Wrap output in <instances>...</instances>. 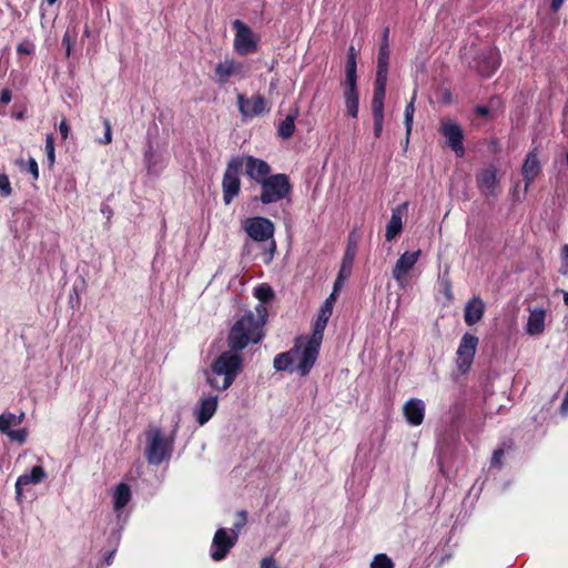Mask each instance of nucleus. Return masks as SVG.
<instances>
[{
	"instance_id": "nucleus-1",
	"label": "nucleus",
	"mask_w": 568,
	"mask_h": 568,
	"mask_svg": "<svg viewBox=\"0 0 568 568\" xmlns=\"http://www.w3.org/2000/svg\"><path fill=\"white\" fill-rule=\"evenodd\" d=\"M267 310L258 305L255 312L247 311L231 326L226 343L229 349L222 352L203 369L206 384L216 392L229 389L244 369L241 352L250 344H257L264 337Z\"/></svg>"
},
{
	"instance_id": "nucleus-2",
	"label": "nucleus",
	"mask_w": 568,
	"mask_h": 568,
	"mask_svg": "<svg viewBox=\"0 0 568 568\" xmlns=\"http://www.w3.org/2000/svg\"><path fill=\"white\" fill-rule=\"evenodd\" d=\"M331 316L318 312L317 318L313 324L311 336L300 335L296 337V347L303 348V356L296 366V371L301 376H307L315 365L321 345L324 338V331Z\"/></svg>"
},
{
	"instance_id": "nucleus-3",
	"label": "nucleus",
	"mask_w": 568,
	"mask_h": 568,
	"mask_svg": "<svg viewBox=\"0 0 568 568\" xmlns=\"http://www.w3.org/2000/svg\"><path fill=\"white\" fill-rule=\"evenodd\" d=\"M242 229L252 241L257 243H267V246L263 252V256L264 263H271L277 247L274 239L275 224L267 217L252 216L242 222Z\"/></svg>"
},
{
	"instance_id": "nucleus-4",
	"label": "nucleus",
	"mask_w": 568,
	"mask_h": 568,
	"mask_svg": "<svg viewBox=\"0 0 568 568\" xmlns=\"http://www.w3.org/2000/svg\"><path fill=\"white\" fill-rule=\"evenodd\" d=\"M178 428L179 422H175L171 434L166 437H163L161 429L156 427L146 432L145 455L150 464L159 465L171 457Z\"/></svg>"
},
{
	"instance_id": "nucleus-5",
	"label": "nucleus",
	"mask_w": 568,
	"mask_h": 568,
	"mask_svg": "<svg viewBox=\"0 0 568 568\" xmlns=\"http://www.w3.org/2000/svg\"><path fill=\"white\" fill-rule=\"evenodd\" d=\"M260 186L258 201L265 205L290 197L293 191L290 178L284 173L271 174L267 179L261 181Z\"/></svg>"
},
{
	"instance_id": "nucleus-6",
	"label": "nucleus",
	"mask_w": 568,
	"mask_h": 568,
	"mask_svg": "<svg viewBox=\"0 0 568 568\" xmlns=\"http://www.w3.org/2000/svg\"><path fill=\"white\" fill-rule=\"evenodd\" d=\"M244 160L240 156H232L222 178V197L225 205L231 204L241 192V172Z\"/></svg>"
},
{
	"instance_id": "nucleus-7",
	"label": "nucleus",
	"mask_w": 568,
	"mask_h": 568,
	"mask_svg": "<svg viewBox=\"0 0 568 568\" xmlns=\"http://www.w3.org/2000/svg\"><path fill=\"white\" fill-rule=\"evenodd\" d=\"M232 28L235 31L233 48L239 55L245 57L258 50V38L246 23L236 19Z\"/></svg>"
},
{
	"instance_id": "nucleus-8",
	"label": "nucleus",
	"mask_w": 568,
	"mask_h": 568,
	"mask_svg": "<svg viewBox=\"0 0 568 568\" xmlns=\"http://www.w3.org/2000/svg\"><path fill=\"white\" fill-rule=\"evenodd\" d=\"M478 345V337L470 334L465 333L460 339L458 349H457V358L456 365L460 374H466L469 372L474 357L476 354Z\"/></svg>"
},
{
	"instance_id": "nucleus-9",
	"label": "nucleus",
	"mask_w": 568,
	"mask_h": 568,
	"mask_svg": "<svg viewBox=\"0 0 568 568\" xmlns=\"http://www.w3.org/2000/svg\"><path fill=\"white\" fill-rule=\"evenodd\" d=\"M237 108L241 115L245 119L260 116L270 112V106L266 99L262 94H253L246 98L245 94H237Z\"/></svg>"
},
{
	"instance_id": "nucleus-10",
	"label": "nucleus",
	"mask_w": 568,
	"mask_h": 568,
	"mask_svg": "<svg viewBox=\"0 0 568 568\" xmlns=\"http://www.w3.org/2000/svg\"><path fill=\"white\" fill-rule=\"evenodd\" d=\"M248 72L247 67L244 62L235 59H225L219 62L214 68L215 81L220 85H224L229 82L232 77H239L240 79L246 78Z\"/></svg>"
},
{
	"instance_id": "nucleus-11",
	"label": "nucleus",
	"mask_w": 568,
	"mask_h": 568,
	"mask_svg": "<svg viewBox=\"0 0 568 568\" xmlns=\"http://www.w3.org/2000/svg\"><path fill=\"white\" fill-rule=\"evenodd\" d=\"M439 132L447 139L448 145L455 152L458 158H463L465 154L464 149V133L459 124L447 120L443 121L439 128Z\"/></svg>"
},
{
	"instance_id": "nucleus-12",
	"label": "nucleus",
	"mask_w": 568,
	"mask_h": 568,
	"mask_svg": "<svg viewBox=\"0 0 568 568\" xmlns=\"http://www.w3.org/2000/svg\"><path fill=\"white\" fill-rule=\"evenodd\" d=\"M420 254V250L414 252H405L397 260L395 266L393 267L392 274L399 286L404 287L406 282V275L415 266V264L419 260Z\"/></svg>"
},
{
	"instance_id": "nucleus-13",
	"label": "nucleus",
	"mask_w": 568,
	"mask_h": 568,
	"mask_svg": "<svg viewBox=\"0 0 568 568\" xmlns=\"http://www.w3.org/2000/svg\"><path fill=\"white\" fill-rule=\"evenodd\" d=\"M244 160L245 174L258 185L261 181L267 179L271 175V165L258 158L253 155L241 156Z\"/></svg>"
},
{
	"instance_id": "nucleus-14",
	"label": "nucleus",
	"mask_w": 568,
	"mask_h": 568,
	"mask_svg": "<svg viewBox=\"0 0 568 568\" xmlns=\"http://www.w3.org/2000/svg\"><path fill=\"white\" fill-rule=\"evenodd\" d=\"M237 539L236 537L229 535L226 529L220 528L215 531L213 541H212V548L213 551L211 552V557L214 561H221L223 560L231 548L236 544Z\"/></svg>"
},
{
	"instance_id": "nucleus-15",
	"label": "nucleus",
	"mask_w": 568,
	"mask_h": 568,
	"mask_svg": "<svg viewBox=\"0 0 568 568\" xmlns=\"http://www.w3.org/2000/svg\"><path fill=\"white\" fill-rule=\"evenodd\" d=\"M389 55V48H385V45H379L377 55L376 78L374 82L373 92L386 93Z\"/></svg>"
},
{
	"instance_id": "nucleus-16",
	"label": "nucleus",
	"mask_w": 568,
	"mask_h": 568,
	"mask_svg": "<svg viewBox=\"0 0 568 568\" xmlns=\"http://www.w3.org/2000/svg\"><path fill=\"white\" fill-rule=\"evenodd\" d=\"M219 406L217 395L210 394L201 397L195 409L194 416L196 422L203 426L206 424L216 413Z\"/></svg>"
},
{
	"instance_id": "nucleus-17",
	"label": "nucleus",
	"mask_w": 568,
	"mask_h": 568,
	"mask_svg": "<svg viewBox=\"0 0 568 568\" xmlns=\"http://www.w3.org/2000/svg\"><path fill=\"white\" fill-rule=\"evenodd\" d=\"M408 202H404L392 210L390 220L386 225L385 239L394 241L403 231V217L407 213Z\"/></svg>"
},
{
	"instance_id": "nucleus-18",
	"label": "nucleus",
	"mask_w": 568,
	"mask_h": 568,
	"mask_svg": "<svg viewBox=\"0 0 568 568\" xmlns=\"http://www.w3.org/2000/svg\"><path fill=\"white\" fill-rule=\"evenodd\" d=\"M540 172L541 165L538 159L537 150H532L527 154L521 168V175L525 182V190L529 189L530 184L540 174Z\"/></svg>"
},
{
	"instance_id": "nucleus-19",
	"label": "nucleus",
	"mask_w": 568,
	"mask_h": 568,
	"mask_svg": "<svg viewBox=\"0 0 568 568\" xmlns=\"http://www.w3.org/2000/svg\"><path fill=\"white\" fill-rule=\"evenodd\" d=\"M386 93L373 92L372 115L374 122V136L379 139L384 125V101Z\"/></svg>"
},
{
	"instance_id": "nucleus-20",
	"label": "nucleus",
	"mask_w": 568,
	"mask_h": 568,
	"mask_svg": "<svg viewBox=\"0 0 568 568\" xmlns=\"http://www.w3.org/2000/svg\"><path fill=\"white\" fill-rule=\"evenodd\" d=\"M403 413L410 425L419 426L424 420L425 405L420 399L410 398L404 404Z\"/></svg>"
},
{
	"instance_id": "nucleus-21",
	"label": "nucleus",
	"mask_w": 568,
	"mask_h": 568,
	"mask_svg": "<svg viewBox=\"0 0 568 568\" xmlns=\"http://www.w3.org/2000/svg\"><path fill=\"white\" fill-rule=\"evenodd\" d=\"M470 69L475 70L483 78H490L496 71V60L490 54H476L469 62Z\"/></svg>"
},
{
	"instance_id": "nucleus-22",
	"label": "nucleus",
	"mask_w": 568,
	"mask_h": 568,
	"mask_svg": "<svg viewBox=\"0 0 568 568\" xmlns=\"http://www.w3.org/2000/svg\"><path fill=\"white\" fill-rule=\"evenodd\" d=\"M47 474L42 466L36 465L31 468L29 474H22L18 477L16 481V494L17 498H20L22 496V487L28 485H37L40 484L44 478Z\"/></svg>"
},
{
	"instance_id": "nucleus-23",
	"label": "nucleus",
	"mask_w": 568,
	"mask_h": 568,
	"mask_svg": "<svg viewBox=\"0 0 568 568\" xmlns=\"http://www.w3.org/2000/svg\"><path fill=\"white\" fill-rule=\"evenodd\" d=\"M485 313V303L478 296L469 300L465 306L464 320L468 326L477 324Z\"/></svg>"
},
{
	"instance_id": "nucleus-24",
	"label": "nucleus",
	"mask_w": 568,
	"mask_h": 568,
	"mask_svg": "<svg viewBox=\"0 0 568 568\" xmlns=\"http://www.w3.org/2000/svg\"><path fill=\"white\" fill-rule=\"evenodd\" d=\"M546 310L530 308L526 323V333L531 336L540 335L545 329Z\"/></svg>"
},
{
	"instance_id": "nucleus-25",
	"label": "nucleus",
	"mask_w": 568,
	"mask_h": 568,
	"mask_svg": "<svg viewBox=\"0 0 568 568\" xmlns=\"http://www.w3.org/2000/svg\"><path fill=\"white\" fill-rule=\"evenodd\" d=\"M301 354V357L303 356V348L296 347V342L294 343V347L287 352H283L277 354L274 357L273 366L276 371H287L292 368L293 362H294V355Z\"/></svg>"
},
{
	"instance_id": "nucleus-26",
	"label": "nucleus",
	"mask_w": 568,
	"mask_h": 568,
	"mask_svg": "<svg viewBox=\"0 0 568 568\" xmlns=\"http://www.w3.org/2000/svg\"><path fill=\"white\" fill-rule=\"evenodd\" d=\"M497 181V169L491 165L484 170L478 176V186L480 191L486 194H494L495 183Z\"/></svg>"
},
{
	"instance_id": "nucleus-27",
	"label": "nucleus",
	"mask_w": 568,
	"mask_h": 568,
	"mask_svg": "<svg viewBox=\"0 0 568 568\" xmlns=\"http://www.w3.org/2000/svg\"><path fill=\"white\" fill-rule=\"evenodd\" d=\"M131 488L126 483L116 485L113 494V509L114 511L122 510L131 500Z\"/></svg>"
},
{
	"instance_id": "nucleus-28",
	"label": "nucleus",
	"mask_w": 568,
	"mask_h": 568,
	"mask_svg": "<svg viewBox=\"0 0 568 568\" xmlns=\"http://www.w3.org/2000/svg\"><path fill=\"white\" fill-rule=\"evenodd\" d=\"M344 101L347 114L354 119L358 116L359 95L357 89L344 88Z\"/></svg>"
},
{
	"instance_id": "nucleus-29",
	"label": "nucleus",
	"mask_w": 568,
	"mask_h": 568,
	"mask_svg": "<svg viewBox=\"0 0 568 568\" xmlns=\"http://www.w3.org/2000/svg\"><path fill=\"white\" fill-rule=\"evenodd\" d=\"M24 413L21 412L19 415H16L11 412H6L0 415V433L6 434L11 430L12 426H19L24 420Z\"/></svg>"
},
{
	"instance_id": "nucleus-30",
	"label": "nucleus",
	"mask_w": 568,
	"mask_h": 568,
	"mask_svg": "<svg viewBox=\"0 0 568 568\" xmlns=\"http://www.w3.org/2000/svg\"><path fill=\"white\" fill-rule=\"evenodd\" d=\"M295 131V115L287 114L286 118L280 123L277 133L283 139H290Z\"/></svg>"
},
{
	"instance_id": "nucleus-31",
	"label": "nucleus",
	"mask_w": 568,
	"mask_h": 568,
	"mask_svg": "<svg viewBox=\"0 0 568 568\" xmlns=\"http://www.w3.org/2000/svg\"><path fill=\"white\" fill-rule=\"evenodd\" d=\"M357 63L346 62L344 88L357 89Z\"/></svg>"
},
{
	"instance_id": "nucleus-32",
	"label": "nucleus",
	"mask_w": 568,
	"mask_h": 568,
	"mask_svg": "<svg viewBox=\"0 0 568 568\" xmlns=\"http://www.w3.org/2000/svg\"><path fill=\"white\" fill-rule=\"evenodd\" d=\"M415 97H416V93H414L412 100L405 108L404 115H405V126H406V141H408L409 134L412 132L413 118H414V113H415V106H414Z\"/></svg>"
},
{
	"instance_id": "nucleus-33",
	"label": "nucleus",
	"mask_w": 568,
	"mask_h": 568,
	"mask_svg": "<svg viewBox=\"0 0 568 568\" xmlns=\"http://www.w3.org/2000/svg\"><path fill=\"white\" fill-rule=\"evenodd\" d=\"M355 256L356 253L345 251L338 273L351 276Z\"/></svg>"
},
{
	"instance_id": "nucleus-34",
	"label": "nucleus",
	"mask_w": 568,
	"mask_h": 568,
	"mask_svg": "<svg viewBox=\"0 0 568 568\" xmlns=\"http://www.w3.org/2000/svg\"><path fill=\"white\" fill-rule=\"evenodd\" d=\"M247 524V511L246 510H240L236 513V520L233 524V527L230 529L231 535L239 538V535L241 530L244 528V526Z\"/></svg>"
},
{
	"instance_id": "nucleus-35",
	"label": "nucleus",
	"mask_w": 568,
	"mask_h": 568,
	"mask_svg": "<svg viewBox=\"0 0 568 568\" xmlns=\"http://www.w3.org/2000/svg\"><path fill=\"white\" fill-rule=\"evenodd\" d=\"M371 568H395V564L386 554H377L371 562Z\"/></svg>"
},
{
	"instance_id": "nucleus-36",
	"label": "nucleus",
	"mask_w": 568,
	"mask_h": 568,
	"mask_svg": "<svg viewBox=\"0 0 568 568\" xmlns=\"http://www.w3.org/2000/svg\"><path fill=\"white\" fill-rule=\"evenodd\" d=\"M254 295L260 302L267 303L273 298L274 292L268 285H260L255 288Z\"/></svg>"
},
{
	"instance_id": "nucleus-37",
	"label": "nucleus",
	"mask_w": 568,
	"mask_h": 568,
	"mask_svg": "<svg viewBox=\"0 0 568 568\" xmlns=\"http://www.w3.org/2000/svg\"><path fill=\"white\" fill-rule=\"evenodd\" d=\"M45 153L49 168H52L55 162V153H54V138L52 133L47 134L45 138Z\"/></svg>"
},
{
	"instance_id": "nucleus-38",
	"label": "nucleus",
	"mask_w": 568,
	"mask_h": 568,
	"mask_svg": "<svg viewBox=\"0 0 568 568\" xmlns=\"http://www.w3.org/2000/svg\"><path fill=\"white\" fill-rule=\"evenodd\" d=\"M4 435H7L11 442H16L20 445H23L28 438V430L26 428L11 429Z\"/></svg>"
},
{
	"instance_id": "nucleus-39",
	"label": "nucleus",
	"mask_w": 568,
	"mask_h": 568,
	"mask_svg": "<svg viewBox=\"0 0 568 568\" xmlns=\"http://www.w3.org/2000/svg\"><path fill=\"white\" fill-rule=\"evenodd\" d=\"M358 241L359 234L357 233V231L353 230L352 232H349L345 251L357 253Z\"/></svg>"
},
{
	"instance_id": "nucleus-40",
	"label": "nucleus",
	"mask_w": 568,
	"mask_h": 568,
	"mask_svg": "<svg viewBox=\"0 0 568 568\" xmlns=\"http://www.w3.org/2000/svg\"><path fill=\"white\" fill-rule=\"evenodd\" d=\"M18 54L31 55L34 53V44L31 40L26 39L17 45Z\"/></svg>"
},
{
	"instance_id": "nucleus-41",
	"label": "nucleus",
	"mask_w": 568,
	"mask_h": 568,
	"mask_svg": "<svg viewBox=\"0 0 568 568\" xmlns=\"http://www.w3.org/2000/svg\"><path fill=\"white\" fill-rule=\"evenodd\" d=\"M12 193L11 183L6 174L0 173V195L8 197Z\"/></svg>"
},
{
	"instance_id": "nucleus-42",
	"label": "nucleus",
	"mask_w": 568,
	"mask_h": 568,
	"mask_svg": "<svg viewBox=\"0 0 568 568\" xmlns=\"http://www.w3.org/2000/svg\"><path fill=\"white\" fill-rule=\"evenodd\" d=\"M337 296L334 294H329V296L324 301L320 308V313H323L324 315L332 316L333 313V306L336 302Z\"/></svg>"
},
{
	"instance_id": "nucleus-43",
	"label": "nucleus",
	"mask_w": 568,
	"mask_h": 568,
	"mask_svg": "<svg viewBox=\"0 0 568 568\" xmlns=\"http://www.w3.org/2000/svg\"><path fill=\"white\" fill-rule=\"evenodd\" d=\"M104 136L99 140L100 144L106 145L112 142V125L109 119H103Z\"/></svg>"
},
{
	"instance_id": "nucleus-44",
	"label": "nucleus",
	"mask_w": 568,
	"mask_h": 568,
	"mask_svg": "<svg viewBox=\"0 0 568 568\" xmlns=\"http://www.w3.org/2000/svg\"><path fill=\"white\" fill-rule=\"evenodd\" d=\"M440 287H442V292L443 294L445 295V297L447 298V301H452L453 297H454V294H453V287H452V282L449 278H446L444 277L442 281H440Z\"/></svg>"
},
{
	"instance_id": "nucleus-45",
	"label": "nucleus",
	"mask_w": 568,
	"mask_h": 568,
	"mask_svg": "<svg viewBox=\"0 0 568 568\" xmlns=\"http://www.w3.org/2000/svg\"><path fill=\"white\" fill-rule=\"evenodd\" d=\"M349 276L347 275H342L341 273H337V276L335 278V282H334V285H333V292L331 294H334L335 296L338 295V292L341 291L342 286L344 285L345 281L348 278Z\"/></svg>"
},
{
	"instance_id": "nucleus-46",
	"label": "nucleus",
	"mask_w": 568,
	"mask_h": 568,
	"mask_svg": "<svg viewBox=\"0 0 568 568\" xmlns=\"http://www.w3.org/2000/svg\"><path fill=\"white\" fill-rule=\"evenodd\" d=\"M527 191L528 190H525V186L523 189H520L519 183H517L511 192L514 201L520 202L527 194Z\"/></svg>"
},
{
	"instance_id": "nucleus-47",
	"label": "nucleus",
	"mask_w": 568,
	"mask_h": 568,
	"mask_svg": "<svg viewBox=\"0 0 568 568\" xmlns=\"http://www.w3.org/2000/svg\"><path fill=\"white\" fill-rule=\"evenodd\" d=\"M28 171L32 175L33 180H38L39 178V166L37 161L33 158L28 160Z\"/></svg>"
},
{
	"instance_id": "nucleus-48",
	"label": "nucleus",
	"mask_w": 568,
	"mask_h": 568,
	"mask_svg": "<svg viewBox=\"0 0 568 568\" xmlns=\"http://www.w3.org/2000/svg\"><path fill=\"white\" fill-rule=\"evenodd\" d=\"M59 131L62 140H67L70 133V125L65 118H63L59 124Z\"/></svg>"
},
{
	"instance_id": "nucleus-49",
	"label": "nucleus",
	"mask_w": 568,
	"mask_h": 568,
	"mask_svg": "<svg viewBox=\"0 0 568 568\" xmlns=\"http://www.w3.org/2000/svg\"><path fill=\"white\" fill-rule=\"evenodd\" d=\"M260 568H280L273 556L264 557L261 560Z\"/></svg>"
},
{
	"instance_id": "nucleus-50",
	"label": "nucleus",
	"mask_w": 568,
	"mask_h": 568,
	"mask_svg": "<svg viewBox=\"0 0 568 568\" xmlns=\"http://www.w3.org/2000/svg\"><path fill=\"white\" fill-rule=\"evenodd\" d=\"M12 92L9 89H3L0 93V103L7 105L11 102Z\"/></svg>"
},
{
	"instance_id": "nucleus-51",
	"label": "nucleus",
	"mask_w": 568,
	"mask_h": 568,
	"mask_svg": "<svg viewBox=\"0 0 568 568\" xmlns=\"http://www.w3.org/2000/svg\"><path fill=\"white\" fill-rule=\"evenodd\" d=\"M62 45L65 47L67 57H69L70 53H71V47H72L71 38L69 36V32H65V34L63 36V38H62Z\"/></svg>"
},
{
	"instance_id": "nucleus-52",
	"label": "nucleus",
	"mask_w": 568,
	"mask_h": 568,
	"mask_svg": "<svg viewBox=\"0 0 568 568\" xmlns=\"http://www.w3.org/2000/svg\"><path fill=\"white\" fill-rule=\"evenodd\" d=\"M379 45H385V48H389V27L384 28Z\"/></svg>"
},
{
	"instance_id": "nucleus-53",
	"label": "nucleus",
	"mask_w": 568,
	"mask_h": 568,
	"mask_svg": "<svg viewBox=\"0 0 568 568\" xmlns=\"http://www.w3.org/2000/svg\"><path fill=\"white\" fill-rule=\"evenodd\" d=\"M153 155V149L152 145H150L149 149L144 152V161L146 162L148 168L151 166Z\"/></svg>"
},
{
	"instance_id": "nucleus-54",
	"label": "nucleus",
	"mask_w": 568,
	"mask_h": 568,
	"mask_svg": "<svg viewBox=\"0 0 568 568\" xmlns=\"http://www.w3.org/2000/svg\"><path fill=\"white\" fill-rule=\"evenodd\" d=\"M475 112H476L477 115L484 118V116L488 115L489 109L486 105H477L476 109H475Z\"/></svg>"
},
{
	"instance_id": "nucleus-55",
	"label": "nucleus",
	"mask_w": 568,
	"mask_h": 568,
	"mask_svg": "<svg viewBox=\"0 0 568 568\" xmlns=\"http://www.w3.org/2000/svg\"><path fill=\"white\" fill-rule=\"evenodd\" d=\"M560 413L565 416L568 415V389H567V393H566L564 400L560 405Z\"/></svg>"
},
{
	"instance_id": "nucleus-56",
	"label": "nucleus",
	"mask_w": 568,
	"mask_h": 568,
	"mask_svg": "<svg viewBox=\"0 0 568 568\" xmlns=\"http://www.w3.org/2000/svg\"><path fill=\"white\" fill-rule=\"evenodd\" d=\"M346 62L356 63V52L353 45L348 48Z\"/></svg>"
},
{
	"instance_id": "nucleus-57",
	"label": "nucleus",
	"mask_w": 568,
	"mask_h": 568,
	"mask_svg": "<svg viewBox=\"0 0 568 568\" xmlns=\"http://www.w3.org/2000/svg\"><path fill=\"white\" fill-rule=\"evenodd\" d=\"M101 213L108 219L110 220L111 216L113 215V210L111 209L110 205H102L101 206Z\"/></svg>"
},
{
	"instance_id": "nucleus-58",
	"label": "nucleus",
	"mask_w": 568,
	"mask_h": 568,
	"mask_svg": "<svg viewBox=\"0 0 568 568\" xmlns=\"http://www.w3.org/2000/svg\"><path fill=\"white\" fill-rule=\"evenodd\" d=\"M564 1L565 0H551V2H550L551 10L554 12H557L561 8Z\"/></svg>"
},
{
	"instance_id": "nucleus-59",
	"label": "nucleus",
	"mask_w": 568,
	"mask_h": 568,
	"mask_svg": "<svg viewBox=\"0 0 568 568\" xmlns=\"http://www.w3.org/2000/svg\"><path fill=\"white\" fill-rule=\"evenodd\" d=\"M490 464H491V466L497 465V449H494L491 453Z\"/></svg>"
},
{
	"instance_id": "nucleus-60",
	"label": "nucleus",
	"mask_w": 568,
	"mask_h": 568,
	"mask_svg": "<svg viewBox=\"0 0 568 568\" xmlns=\"http://www.w3.org/2000/svg\"><path fill=\"white\" fill-rule=\"evenodd\" d=\"M560 293H561V294H562V296H564V303L568 306V292L560 291Z\"/></svg>"
},
{
	"instance_id": "nucleus-61",
	"label": "nucleus",
	"mask_w": 568,
	"mask_h": 568,
	"mask_svg": "<svg viewBox=\"0 0 568 568\" xmlns=\"http://www.w3.org/2000/svg\"><path fill=\"white\" fill-rule=\"evenodd\" d=\"M562 254H564V257L568 260V245H565L562 247Z\"/></svg>"
},
{
	"instance_id": "nucleus-62",
	"label": "nucleus",
	"mask_w": 568,
	"mask_h": 568,
	"mask_svg": "<svg viewBox=\"0 0 568 568\" xmlns=\"http://www.w3.org/2000/svg\"><path fill=\"white\" fill-rule=\"evenodd\" d=\"M49 4H53L57 2V0H45Z\"/></svg>"
},
{
	"instance_id": "nucleus-63",
	"label": "nucleus",
	"mask_w": 568,
	"mask_h": 568,
	"mask_svg": "<svg viewBox=\"0 0 568 568\" xmlns=\"http://www.w3.org/2000/svg\"><path fill=\"white\" fill-rule=\"evenodd\" d=\"M565 159H566V163H567V165H568V152L566 153Z\"/></svg>"
}]
</instances>
